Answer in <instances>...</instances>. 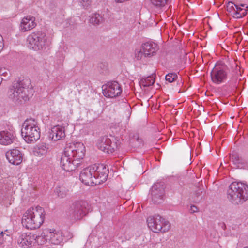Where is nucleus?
Returning <instances> with one entry per match:
<instances>
[{
    "label": "nucleus",
    "mask_w": 248,
    "mask_h": 248,
    "mask_svg": "<svg viewBox=\"0 0 248 248\" xmlns=\"http://www.w3.org/2000/svg\"><path fill=\"white\" fill-rule=\"evenodd\" d=\"M85 148L81 142L71 143L66 146L61 158L60 164L67 171L75 170L80 164L85 155Z\"/></svg>",
    "instance_id": "1"
},
{
    "label": "nucleus",
    "mask_w": 248,
    "mask_h": 248,
    "mask_svg": "<svg viewBox=\"0 0 248 248\" xmlns=\"http://www.w3.org/2000/svg\"><path fill=\"white\" fill-rule=\"evenodd\" d=\"M108 176V169L103 164L89 166L80 172L79 178L86 185H99L106 181Z\"/></svg>",
    "instance_id": "2"
},
{
    "label": "nucleus",
    "mask_w": 248,
    "mask_h": 248,
    "mask_svg": "<svg viewBox=\"0 0 248 248\" xmlns=\"http://www.w3.org/2000/svg\"><path fill=\"white\" fill-rule=\"evenodd\" d=\"M30 84L28 80H22L13 84L8 91V95L10 99L15 103L21 104L29 100L32 95V89L27 86Z\"/></svg>",
    "instance_id": "3"
},
{
    "label": "nucleus",
    "mask_w": 248,
    "mask_h": 248,
    "mask_svg": "<svg viewBox=\"0 0 248 248\" xmlns=\"http://www.w3.org/2000/svg\"><path fill=\"white\" fill-rule=\"evenodd\" d=\"M44 209L40 206L31 207L24 214L22 224L28 229L39 228L44 221Z\"/></svg>",
    "instance_id": "4"
},
{
    "label": "nucleus",
    "mask_w": 248,
    "mask_h": 248,
    "mask_svg": "<svg viewBox=\"0 0 248 248\" xmlns=\"http://www.w3.org/2000/svg\"><path fill=\"white\" fill-rule=\"evenodd\" d=\"M227 197L234 205L243 203L248 199V186L241 182L232 183L227 191Z\"/></svg>",
    "instance_id": "5"
},
{
    "label": "nucleus",
    "mask_w": 248,
    "mask_h": 248,
    "mask_svg": "<svg viewBox=\"0 0 248 248\" xmlns=\"http://www.w3.org/2000/svg\"><path fill=\"white\" fill-rule=\"evenodd\" d=\"M21 135L25 141L31 143L37 141L40 137V129L34 119H27L23 124Z\"/></svg>",
    "instance_id": "6"
},
{
    "label": "nucleus",
    "mask_w": 248,
    "mask_h": 248,
    "mask_svg": "<svg viewBox=\"0 0 248 248\" xmlns=\"http://www.w3.org/2000/svg\"><path fill=\"white\" fill-rule=\"evenodd\" d=\"M88 203L87 201L80 200L74 202L67 212V217L72 220H80L88 212Z\"/></svg>",
    "instance_id": "7"
},
{
    "label": "nucleus",
    "mask_w": 248,
    "mask_h": 248,
    "mask_svg": "<svg viewBox=\"0 0 248 248\" xmlns=\"http://www.w3.org/2000/svg\"><path fill=\"white\" fill-rule=\"evenodd\" d=\"M27 42L30 49L36 51L42 50L46 46L47 37L42 31H34L28 36Z\"/></svg>",
    "instance_id": "8"
},
{
    "label": "nucleus",
    "mask_w": 248,
    "mask_h": 248,
    "mask_svg": "<svg viewBox=\"0 0 248 248\" xmlns=\"http://www.w3.org/2000/svg\"><path fill=\"white\" fill-rule=\"evenodd\" d=\"M147 222L148 227L155 232H165L170 228L169 222L159 215L149 217Z\"/></svg>",
    "instance_id": "9"
},
{
    "label": "nucleus",
    "mask_w": 248,
    "mask_h": 248,
    "mask_svg": "<svg viewBox=\"0 0 248 248\" xmlns=\"http://www.w3.org/2000/svg\"><path fill=\"white\" fill-rule=\"evenodd\" d=\"M97 145L100 150L108 154L112 153L118 147L115 138L111 136V138L108 136L100 137L98 140Z\"/></svg>",
    "instance_id": "10"
},
{
    "label": "nucleus",
    "mask_w": 248,
    "mask_h": 248,
    "mask_svg": "<svg viewBox=\"0 0 248 248\" xmlns=\"http://www.w3.org/2000/svg\"><path fill=\"white\" fill-rule=\"evenodd\" d=\"M36 237L38 240L40 238L44 239L43 242H48L55 245L60 244L63 241L62 232L54 229L45 230L40 236Z\"/></svg>",
    "instance_id": "11"
},
{
    "label": "nucleus",
    "mask_w": 248,
    "mask_h": 248,
    "mask_svg": "<svg viewBox=\"0 0 248 248\" xmlns=\"http://www.w3.org/2000/svg\"><path fill=\"white\" fill-rule=\"evenodd\" d=\"M104 95L108 98H113L120 95L122 90L118 82L113 81L108 82L102 87Z\"/></svg>",
    "instance_id": "12"
},
{
    "label": "nucleus",
    "mask_w": 248,
    "mask_h": 248,
    "mask_svg": "<svg viewBox=\"0 0 248 248\" xmlns=\"http://www.w3.org/2000/svg\"><path fill=\"white\" fill-rule=\"evenodd\" d=\"M165 186L162 182L154 184L150 189L152 201L155 204L162 202L165 193Z\"/></svg>",
    "instance_id": "13"
},
{
    "label": "nucleus",
    "mask_w": 248,
    "mask_h": 248,
    "mask_svg": "<svg viewBox=\"0 0 248 248\" xmlns=\"http://www.w3.org/2000/svg\"><path fill=\"white\" fill-rule=\"evenodd\" d=\"M210 76L211 80L213 83L219 84L226 80L227 73L223 67L215 66L212 70Z\"/></svg>",
    "instance_id": "14"
},
{
    "label": "nucleus",
    "mask_w": 248,
    "mask_h": 248,
    "mask_svg": "<svg viewBox=\"0 0 248 248\" xmlns=\"http://www.w3.org/2000/svg\"><path fill=\"white\" fill-rule=\"evenodd\" d=\"M6 157L9 163L17 165L22 161V154L18 149H13L6 153Z\"/></svg>",
    "instance_id": "15"
},
{
    "label": "nucleus",
    "mask_w": 248,
    "mask_h": 248,
    "mask_svg": "<svg viewBox=\"0 0 248 248\" xmlns=\"http://www.w3.org/2000/svg\"><path fill=\"white\" fill-rule=\"evenodd\" d=\"M230 159L237 168L243 169H248V159L239 156L236 152H232L230 154Z\"/></svg>",
    "instance_id": "16"
},
{
    "label": "nucleus",
    "mask_w": 248,
    "mask_h": 248,
    "mask_svg": "<svg viewBox=\"0 0 248 248\" xmlns=\"http://www.w3.org/2000/svg\"><path fill=\"white\" fill-rule=\"evenodd\" d=\"M35 21V18L32 16L29 15L25 16L20 23V31L25 32L34 28L36 26Z\"/></svg>",
    "instance_id": "17"
},
{
    "label": "nucleus",
    "mask_w": 248,
    "mask_h": 248,
    "mask_svg": "<svg viewBox=\"0 0 248 248\" xmlns=\"http://www.w3.org/2000/svg\"><path fill=\"white\" fill-rule=\"evenodd\" d=\"M35 236L30 232L21 234L17 239L18 245L23 248H28L35 240Z\"/></svg>",
    "instance_id": "18"
},
{
    "label": "nucleus",
    "mask_w": 248,
    "mask_h": 248,
    "mask_svg": "<svg viewBox=\"0 0 248 248\" xmlns=\"http://www.w3.org/2000/svg\"><path fill=\"white\" fill-rule=\"evenodd\" d=\"M65 136L64 127L59 125L53 127L49 133V138L54 141L59 140L64 138Z\"/></svg>",
    "instance_id": "19"
},
{
    "label": "nucleus",
    "mask_w": 248,
    "mask_h": 248,
    "mask_svg": "<svg viewBox=\"0 0 248 248\" xmlns=\"http://www.w3.org/2000/svg\"><path fill=\"white\" fill-rule=\"evenodd\" d=\"M141 48L144 57H150L156 53L157 50V44L153 42H147L142 45Z\"/></svg>",
    "instance_id": "20"
},
{
    "label": "nucleus",
    "mask_w": 248,
    "mask_h": 248,
    "mask_svg": "<svg viewBox=\"0 0 248 248\" xmlns=\"http://www.w3.org/2000/svg\"><path fill=\"white\" fill-rule=\"evenodd\" d=\"M15 137L13 132L11 130H2L0 131V144L3 145H8L12 144L14 140Z\"/></svg>",
    "instance_id": "21"
},
{
    "label": "nucleus",
    "mask_w": 248,
    "mask_h": 248,
    "mask_svg": "<svg viewBox=\"0 0 248 248\" xmlns=\"http://www.w3.org/2000/svg\"><path fill=\"white\" fill-rule=\"evenodd\" d=\"M49 149L48 144L42 142L36 144L33 149V154L35 156L42 157L46 155Z\"/></svg>",
    "instance_id": "22"
},
{
    "label": "nucleus",
    "mask_w": 248,
    "mask_h": 248,
    "mask_svg": "<svg viewBox=\"0 0 248 248\" xmlns=\"http://www.w3.org/2000/svg\"><path fill=\"white\" fill-rule=\"evenodd\" d=\"M235 11L233 16L236 18H240L244 17L247 13L248 6L245 4L240 5L235 4Z\"/></svg>",
    "instance_id": "23"
},
{
    "label": "nucleus",
    "mask_w": 248,
    "mask_h": 248,
    "mask_svg": "<svg viewBox=\"0 0 248 248\" xmlns=\"http://www.w3.org/2000/svg\"><path fill=\"white\" fill-rule=\"evenodd\" d=\"M155 81V76L152 75L145 78H142L140 84L144 87H148L152 85Z\"/></svg>",
    "instance_id": "24"
},
{
    "label": "nucleus",
    "mask_w": 248,
    "mask_h": 248,
    "mask_svg": "<svg viewBox=\"0 0 248 248\" xmlns=\"http://www.w3.org/2000/svg\"><path fill=\"white\" fill-rule=\"evenodd\" d=\"M68 192L69 190L63 186H58L55 189V192L58 196L61 198L65 197Z\"/></svg>",
    "instance_id": "25"
},
{
    "label": "nucleus",
    "mask_w": 248,
    "mask_h": 248,
    "mask_svg": "<svg viewBox=\"0 0 248 248\" xmlns=\"http://www.w3.org/2000/svg\"><path fill=\"white\" fill-rule=\"evenodd\" d=\"M11 239L10 232L7 230H6L4 232H1L0 233V244H4L7 241L10 242Z\"/></svg>",
    "instance_id": "26"
},
{
    "label": "nucleus",
    "mask_w": 248,
    "mask_h": 248,
    "mask_svg": "<svg viewBox=\"0 0 248 248\" xmlns=\"http://www.w3.org/2000/svg\"><path fill=\"white\" fill-rule=\"evenodd\" d=\"M168 0H150L151 3L158 9L163 8L167 3Z\"/></svg>",
    "instance_id": "27"
},
{
    "label": "nucleus",
    "mask_w": 248,
    "mask_h": 248,
    "mask_svg": "<svg viewBox=\"0 0 248 248\" xmlns=\"http://www.w3.org/2000/svg\"><path fill=\"white\" fill-rule=\"evenodd\" d=\"M102 21V17L99 14H93L90 19V22L94 25H98Z\"/></svg>",
    "instance_id": "28"
},
{
    "label": "nucleus",
    "mask_w": 248,
    "mask_h": 248,
    "mask_svg": "<svg viewBox=\"0 0 248 248\" xmlns=\"http://www.w3.org/2000/svg\"><path fill=\"white\" fill-rule=\"evenodd\" d=\"M177 78V75L175 73H169L165 76L166 81L170 83H171L175 81Z\"/></svg>",
    "instance_id": "29"
},
{
    "label": "nucleus",
    "mask_w": 248,
    "mask_h": 248,
    "mask_svg": "<svg viewBox=\"0 0 248 248\" xmlns=\"http://www.w3.org/2000/svg\"><path fill=\"white\" fill-rule=\"evenodd\" d=\"M234 5H235V4H234V3H233L232 2H228V3L227 5V11L230 13H232L233 14L235 10Z\"/></svg>",
    "instance_id": "30"
},
{
    "label": "nucleus",
    "mask_w": 248,
    "mask_h": 248,
    "mask_svg": "<svg viewBox=\"0 0 248 248\" xmlns=\"http://www.w3.org/2000/svg\"><path fill=\"white\" fill-rule=\"evenodd\" d=\"M133 140H136V142H137L135 144V146H140L143 144V140L141 139L140 138L138 135H134L133 136Z\"/></svg>",
    "instance_id": "31"
},
{
    "label": "nucleus",
    "mask_w": 248,
    "mask_h": 248,
    "mask_svg": "<svg viewBox=\"0 0 248 248\" xmlns=\"http://www.w3.org/2000/svg\"><path fill=\"white\" fill-rule=\"evenodd\" d=\"M144 57L142 49L137 50L135 53V57L138 60H141Z\"/></svg>",
    "instance_id": "32"
},
{
    "label": "nucleus",
    "mask_w": 248,
    "mask_h": 248,
    "mask_svg": "<svg viewBox=\"0 0 248 248\" xmlns=\"http://www.w3.org/2000/svg\"><path fill=\"white\" fill-rule=\"evenodd\" d=\"M91 0H79V2L83 8H87L90 5Z\"/></svg>",
    "instance_id": "33"
},
{
    "label": "nucleus",
    "mask_w": 248,
    "mask_h": 248,
    "mask_svg": "<svg viewBox=\"0 0 248 248\" xmlns=\"http://www.w3.org/2000/svg\"><path fill=\"white\" fill-rule=\"evenodd\" d=\"M9 74V71L8 70L2 68L0 69V75L7 76Z\"/></svg>",
    "instance_id": "34"
},
{
    "label": "nucleus",
    "mask_w": 248,
    "mask_h": 248,
    "mask_svg": "<svg viewBox=\"0 0 248 248\" xmlns=\"http://www.w3.org/2000/svg\"><path fill=\"white\" fill-rule=\"evenodd\" d=\"M202 193V190L201 188L198 189L195 193V195L197 197L201 196Z\"/></svg>",
    "instance_id": "35"
},
{
    "label": "nucleus",
    "mask_w": 248,
    "mask_h": 248,
    "mask_svg": "<svg viewBox=\"0 0 248 248\" xmlns=\"http://www.w3.org/2000/svg\"><path fill=\"white\" fill-rule=\"evenodd\" d=\"M190 211L191 213H195L198 211V208L196 206L192 205L190 207Z\"/></svg>",
    "instance_id": "36"
}]
</instances>
